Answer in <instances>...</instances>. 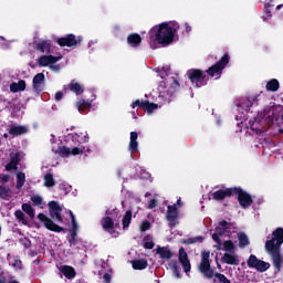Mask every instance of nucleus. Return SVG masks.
<instances>
[{
    "instance_id": "nucleus-1",
    "label": "nucleus",
    "mask_w": 283,
    "mask_h": 283,
    "mask_svg": "<svg viewBox=\"0 0 283 283\" xmlns=\"http://www.w3.org/2000/svg\"><path fill=\"white\" fill-rule=\"evenodd\" d=\"M281 118H283V106L276 105L266 107L263 112H260L253 122L251 119L241 120V125H244L247 129L250 128L252 132L260 134L266 132L265 125H273L275 120H280Z\"/></svg>"
},
{
    "instance_id": "nucleus-2",
    "label": "nucleus",
    "mask_w": 283,
    "mask_h": 283,
    "mask_svg": "<svg viewBox=\"0 0 283 283\" xmlns=\"http://www.w3.org/2000/svg\"><path fill=\"white\" fill-rule=\"evenodd\" d=\"M178 30H180V25L177 22H164L154 27L149 32L151 48H156L158 44L169 45L174 43Z\"/></svg>"
},
{
    "instance_id": "nucleus-3",
    "label": "nucleus",
    "mask_w": 283,
    "mask_h": 283,
    "mask_svg": "<svg viewBox=\"0 0 283 283\" xmlns=\"http://www.w3.org/2000/svg\"><path fill=\"white\" fill-rule=\"evenodd\" d=\"M69 138H71L73 145L72 146H62V147H52V151L54 154H57V156H61V158H70L71 156H81V154H85L87 151V142L90 140V137H87V133L80 132V133H73L69 135Z\"/></svg>"
},
{
    "instance_id": "nucleus-4",
    "label": "nucleus",
    "mask_w": 283,
    "mask_h": 283,
    "mask_svg": "<svg viewBox=\"0 0 283 283\" xmlns=\"http://www.w3.org/2000/svg\"><path fill=\"white\" fill-rule=\"evenodd\" d=\"M229 235H231V224L227 221H221L212 233V240L217 243L214 245L217 251H222V247L227 253H233L235 251V244L231 240H222L223 238H229Z\"/></svg>"
},
{
    "instance_id": "nucleus-5",
    "label": "nucleus",
    "mask_w": 283,
    "mask_h": 283,
    "mask_svg": "<svg viewBox=\"0 0 283 283\" xmlns=\"http://www.w3.org/2000/svg\"><path fill=\"white\" fill-rule=\"evenodd\" d=\"M273 239L265 242V251L271 255L275 269L280 271V269H282V254H280V248L283 244V229H276L273 232Z\"/></svg>"
},
{
    "instance_id": "nucleus-6",
    "label": "nucleus",
    "mask_w": 283,
    "mask_h": 283,
    "mask_svg": "<svg viewBox=\"0 0 283 283\" xmlns=\"http://www.w3.org/2000/svg\"><path fill=\"white\" fill-rule=\"evenodd\" d=\"M211 253L209 251H203L201 253V263L199 266V271L205 275V277H208V280H211V277H214V283H218L220 281H216V275L218 273H213V270H211V263L209 262Z\"/></svg>"
},
{
    "instance_id": "nucleus-7",
    "label": "nucleus",
    "mask_w": 283,
    "mask_h": 283,
    "mask_svg": "<svg viewBox=\"0 0 283 283\" xmlns=\"http://www.w3.org/2000/svg\"><path fill=\"white\" fill-rule=\"evenodd\" d=\"M188 77L195 87H202L207 85V75L200 70L188 71Z\"/></svg>"
},
{
    "instance_id": "nucleus-8",
    "label": "nucleus",
    "mask_w": 283,
    "mask_h": 283,
    "mask_svg": "<svg viewBox=\"0 0 283 283\" xmlns=\"http://www.w3.org/2000/svg\"><path fill=\"white\" fill-rule=\"evenodd\" d=\"M229 63V55H223L219 62H217L213 66L208 70L209 76L212 78H218L222 74V70L227 67Z\"/></svg>"
},
{
    "instance_id": "nucleus-9",
    "label": "nucleus",
    "mask_w": 283,
    "mask_h": 283,
    "mask_svg": "<svg viewBox=\"0 0 283 283\" xmlns=\"http://www.w3.org/2000/svg\"><path fill=\"white\" fill-rule=\"evenodd\" d=\"M248 266H250V269H255V271H260L261 273H264V271H269V269L271 268V264L259 260L258 256L251 254L250 258L248 259Z\"/></svg>"
},
{
    "instance_id": "nucleus-10",
    "label": "nucleus",
    "mask_w": 283,
    "mask_h": 283,
    "mask_svg": "<svg viewBox=\"0 0 283 283\" xmlns=\"http://www.w3.org/2000/svg\"><path fill=\"white\" fill-rule=\"evenodd\" d=\"M38 220H40V222H42L45 229H48L49 231H54L55 233H61V231H63V228H61V226L54 223V221H52V219H50L44 213H40L38 216Z\"/></svg>"
},
{
    "instance_id": "nucleus-11",
    "label": "nucleus",
    "mask_w": 283,
    "mask_h": 283,
    "mask_svg": "<svg viewBox=\"0 0 283 283\" xmlns=\"http://www.w3.org/2000/svg\"><path fill=\"white\" fill-rule=\"evenodd\" d=\"M49 211L53 220H55L56 222H63V217H61V213L63 212V207H61L59 202H49Z\"/></svg>"
},
{
    "instance_id": "nucleus-12",
    "label": "nucleus",
    "mask_w": 283,
    "mask_h": 283,
    "mask_svg": "<svg viewBox=\"0 0 283 283\" xmlns=\"http://www.w3.org/2000/svg\"><path fill=\"white\" fill-rule=\"evenodd\" d=\"M233 193H238L239 203L243 209H247V207H251V205H253V199L251 198V195L244 192L243 190L233 188Z\"/></svg>"
},
{
    "instance_id": "nucleus-13",
    "label": "nucleus",
    "mask_w": 283,
    "mask_h": 283,
    "mask_svg": "<svg viewBox=\"0 0 283 283\" xmlns=\"http://www.w3.org/2000/svg\"><path fill=\"white\" fill-rule=\"evenodd\" d=\"M83 41V36H74L73 34H70L65 38H61L57 40L59 45L62 48H74V45H78Z\"/></svg>"
},
{
    "instance_id": "nucleus-14",
    "label": "nucleus",
    "mask_w": 283,
    "mask_h": 283,
    "mask_svg": "<svg viewBox=\"0 0 283 283\" xmlns=\"http://www.w3.org/2000/svg\"><path fill=\"white\" fill-rule=\"evenodd\" d=\"M63 56H53V55H42L38 60V65L40 67H50L51 65H54V63H59Z\"/></svg>"
},
{
    "instance_id": "nucleus-15",
    "label": "nucleus",
    "mask_w": 283,
    "mask_h": 283,
    "mask_svg": "<svg viewBox=\"0 0 283 283\" xmlns=\"http://www.w3.org/2000/svg\"><path fill=\"white\" fill-rule=\"evenodd\" d=\"M23 158V153L21 151H13L10 154V163L6 166L7 171H12V169H17V165Z\"/></svg>"
},
{
    "instance_id": "nucleus-16",
    "label": "nucleus",
    "mask_w": 283,
    "mask_h": 283,
    "mask_svg": "<svg viewBox=\"0 0 283 283\" xmlns=\"http://www.w3.org/2000/svg\"><path fill=\"white\" fill-rule=\"evenodd\" d=\"M178 260H179L185 273H189V271H191V262H189V256L187 255V251H185V248H181L179 250Z\"/></svg>"
},
{
    "instance_id": "nucleus-17",
    "label": "nucleus",
    "mask_w": 283,
    "mask_h": 283,
    "mask_svg": "<svg viewBox=\"0 0 283 283\" xmlns=\"http://www.w3.org/2000/svg\"><path fill=\"white\" fill-rule=\"evenodd\" d=\"M233 193V188L220 189L210 193V198L212 200H224V198H229Z\"/></svg>"
},
{
    "instance_id": "nucleus-18",
    "label": "nucleus",
    "mask_w": 283,
    "mask_h": 283,
    "mask_svg": "<svg viewBox=\"0 0 283 283\" xmlns=\"http://www.w3.org/2000/svg\"><path fill=\"white\" fill-rule=\"evenodd\" d=\"M167 220L170 227H176L178 220V205L168 206Z\"/></svg>"
},
{
    "instance_id": "nucleus-19",
    "label": "nucleus",
    "mask_w": 283,
    "mask_h": 283,
    "mask_svg": "<svg viewBox=\"0 0 283 283\" xmlns=\"http://www.w3.org/2000/svg\"><path fill=\"white\" fill-rule=\"evenodd\" d=\"M221 262H223V264H231L232 266H238V264H240V256L231 252H226L221 258Z\"/></svg>"
},
{
    "instance_id": "nucleus-20",
    "label": "nucleus",
    "mask_w": 283,
    "mask_h": 283,
    "mask_svg": "<svg viewBox=\"0 0 283 283\" xmlns=\"http://www.w3.org/2000/svg\"><path fill=\"white\" fill-rule=\"evenodd\" d=\"M45 85V74L43 73H38L33 77V88L35 92H42L43 87Z\"/></svg>"
},
{
    "instance_id": "nucleus-21",
    "label": "nucleus",
    "mask_w": 283,
    "mask_h": 283,
    "mask_svg": "<svg viewBox=\"0 0 283 283\" xmlns=\"http://www.w3.org/2000/svg\"><path fill=\"white\" fill-rule=\"evenodd\" d=\"M35 48L39 52H42V54H50V52H52V44L50 41L40 40L35 43Z\"/></svg>"
},
{
    "instance_id": "nucleus-22",
    "label": "nucleus",
    "mask_w": 283,
    "mask_h": 283,
    "mask_svg": "<svg viewBox=\"0 0 283 283\" xmlns=\"http://www.w3.org/2000/svg\"><path fill=\"white\" fill-rule=\"evenodd\" d=\"M128 149L130 154H135V151H138V133L136 132L130 133Z\"/></svg>"
},
{
    "instance_id": "nucleus-23",
    "label": "nucleus",
    "mask_w": 283,
    "mask_h": 283,
    "mask_svg": "<svg viewBox=\"0 0 283 283\" xmlns=\"http://www.w3.org/2000/svg\"><path fill=\"white\" fill-rule=\"evenodd\" d=\"M9 134L11 136H22V134H28V127L19 126V125H11L9 127Z\"/></svg>"
},
{
    "instance_id": "nucleus-24",
    "label": "nucleus",
    "mask_w": 283,
    "mask_h": 283,
    "mask_svg": "<svg viewBox=\"0 0 283 283\" xmlns=\"http://www.w3.org/2000/svg\"><path fill=\"white\" fill-rule=\"evenodd\" d=\"M10 92H12L13 94H17L18 92H25V81L20 80L19 82H13L10 84Z\"/></svg>"
},
{
    "instance_id": "nucleus-25",
    "label": "nucleus",
    "mask_w": 283,
    "mask_h": 283,
    "mask_svg": "<svg viewBox=\"0 0 283 283\" xmlns=\"http://www.w3.org/2000/svg\"><path fill=\"white\" fill-rule=\"evenodd\" d=\"M60 272L62 273V275L66 276L67 280H73V277L76 276V272L74 271V268L70 265L61 266Z\"/></svg>"
},
{
    "instance_id": "nucleus-26",
    "label": "nucleus",
    "mask_w": 283,
    "mask_h": 283,
    "mask_svg": "<svg viewBox=\"0 0 283 283\" xmlns=\"http://www.w3.org/2000/svg\"><path fill=\"white\" fill-rule=\"evenodd\" d=\"M65 92H67V90H71V92H74V94H83V86L76 82V81H72L67 86H64Z\"/></svg>"
},
{
    "instance_id": "nucleus-27",
    "label": "nucleus",
    "mask_w": 283,
    "mask_h": 283,
    "mask_svg": "<svg viewBox=\"0 0 283 283\" xmlns=\"http://www.w3.org/2000/svg\"><path fill=\"white\" fill-rule=\"evenodd\" d=\"M143 39L138 35V33H132L127 36V43L130 48H138Z\"/></svg>"
},
{
    "instance_id": "nucleus-28",
    "label": "nucleus",
    "mask_w": 283,
    "mask_h": 283,
    "mask_svg": "<svg viewBox=\"0 0 283 283\" xmlns=\"http://www.w3.org/2000/svg\"><path fill=\"white\" fill-rule=\"evenodd\" d=\"M102 227L104 231H107L108 233H114V221L112 220V218L106 217L102 219Z\"/></svg>"
},
{
    "instance_id": "nucleus-29",
    "label": "nucleus",
    "mask_w": 283,
    "mask_h": 283,
    "mask_svg": "<svg viewBox=\"0 0 283 283\" xmlns=\"http://www.w3.org/2000/svg\"><path fill=\"white\" fill-rule=\"evenodd\" d=\"M256 103H258V96H252L243 101L240 107H242V109H245V112H249V109H251V107H253V105H255Z\"/></svg>"
},
{
    "instance_id": "nucleus-30",
    "label": "nucleus",
    "mask_w": 283,
    "mask_h": 283,
    "mask_svg": "<svg viewBox=\"0 0 283 283\" xmlns=\"http://www.w3.org/2000/svg\"><path fill=\"white\" fill-rule=\"evenodd\" d=\"M156 253L159 255V258H161V260H169L172 255L171 250L168 248H157Z\"/></svg>"
},
{
    "instance_id": "nucleus-31",
    "label": "nucleus",
    "mask_w": 283,
    "mask_h": 283,
    "mask_svg": "<svg viewBox=\"0 0 283 283\" xmlns=\"http://www.w3.org/2000/svg\"><path fill=\"white\" fill-rule=\"evenodd\" d=\"M75 107H77L78 112H87L90 107H92V102L85 101V99H80L76 102Z\"/></svg>"
},
{
    "instance_id": "nucleus-32",
    "label": "nucleus",
    "mask_w": 283,
    "mask_h": 283,
    "mask_svg": "<svg viewBox=\"0 0 283 283\" xmlns=\"http://www.w3.org/2000/svg\"><path fill=\"white\" fill-rule=\"evenodd\" d=\"M142 107L147 112L148 115L154 114L155 109L158 108V104L149 103V101L142 102Z\"/></svg>"
},
{
    "instance_id": "nucleus-33",
    "label": "nucleus",
    "mask_w": 283,
    "mask_h": 283,
    "mask_svg": "<svg viewBox=\"0 0 283 283\" xmlns=\"http://www.w3.org/2000/svg\"><path fill=\"white\" fill-rule=\"evenodd\" d=\"M268 92H277L280 90V82L276 78H272L266 83Z\"/></svg>"
},
{
    "instance_id": "nucleus-34",
    "label": "nucleus",
    "mask_w": 283,
    "mask_h": 283,
    "mask_svg": "<svg viewBox=\"0 0 283 283\" xmlns=\"http://www.w3.org/2000/svg\"><path fill=\"white\" fill-rule=\"evenodd\" d=\"M132 264L133 269L137 271H143V269H147V260L145 259L132 261Z\"/></svg>"
},
{
    "instance_id": "nucleus-35",
    "label": "nucleus",
    "mask_w": 283,
    "mask_h": 283,
    "mask_svg": "<svg viewBox=\"0 0 283 283\" xmlns=\"http://www.w3.org/2000/svg\"><path fill=\"white\" fill-rule=\"evenodd\" d=\"M56 185V181L54 180V175L52 174H46L44 176V187H48V189L54 187Z\"/></svg>"
},
{
    "instance_id": "nucleus-36",
    "label": "nucleus",
    "mask_w": 283,
    "mask_h": 283,
    "mask_svg": "<svg viewBox=\"0 0 283 283\" xmlns=\"http://www.w3.org/2000/svg\"><path fill=\"white\" fill-rule=\"evenodd\" d=\"M0 198L3 200H8V198H12V190L6 186H0Z\"/></svg>"
},
{
    "instance_id": "nucleus-37",
    "label": "nucleus",
    "mask_w": 283,
    "mask_h": 283,
    "mask_svg": "<svg viewBox=\"0 0 283 283\" xmlns=\"http://www.w3.org/2000/svg\"><path fill=\"white\" fill-rule=\"evenodd\" d=\"M170 70H171V67L167 64L164 65V66H158L157 67V72H158V74L161 78H165V76H168Z\"/></svg>"
},
{
    "instance_id": "nucleus-38",
    "label": "nucleus",
    "mask_w": 283,
    "mask_h": 283,
    "mask_svg": "<svg viewBox=\"0 0 283 283\" xmlns=\"http://www.w3.org/2000/svg\"><path fill=\"white\" fill-rule=\"evenodd\" d=\"M238 238H239V247H241V249H244V247H249V237H247V234L239 233Z\"/></svg>"
},
{
    "instance_id": "nucleus-39",
    "label": "nucleus",
    "mask_w": 283,
    "mask_h": 283,
    "mask_svg": "<svg viewBox=\"0 0 283 283\" xmlns=\"http://www.w3.org/2000/svg\"><path fill=\"white\" fill-rule=\"evenodd\" d=\"M168 269H170L172 274L175 275V277H177V280H179V277H180V270L178 269V263L171 261L168 264Z\"/></svg>"
},
{
    "instance_id": "nucleus-40",
    "label": "nucleus",
    "mask_w": 283,
    "mask_h": 283,
    "mask_svg": "<svg viewBox=\"0 0 283 283\" xmlns=\"http://www.w3.org/2000/svg\"><path fill=\"white\" fill-rule=\"evenodd\" d=\"M25 185V174L23 172H18L17 174V189H21Z\"/></svg>"
},
{
    "instance_id": "nucleus-41",
    "label": "nucleus",
    "mask_w": 283,
    "mask_h": 283,
    "mask_svg": "<svg viewBox=\"0 0 283 283\" xmlns=\"http://www.w3.org/2000/svg\"><path fill=\"white\" fill-rule=\"evenodd\" d=\"M22 210L24 213H27L30 218H34V209H32V206L30 203H23Z\"/></svg>"
},
{
    "instance_id": "nucleus-42",
    "label": "nucleus",
    "mask_w": 283,
    "mask_h": 283,
    "mask_svg": "<svg viewBox=\"0 0 283 283\" xmlns=\"http://www.w3.org/2000/svg\"><path fill=\"white\" fill-rule=\"evenodd\" d=\"M71 220H72V233L76 235L78 233V223H76V217H74V212L70 211Z\"/></svg>"
},
{
    "instance_id": "nucleus-43",
    "label": "nucleus",
    "mask_w": 283,
    "mask_h": 283,
    "mask_svg": "<svg viewBox=\"0 0 283 283\" xmlns=\"http://www.w3.org/2000/svg\"><path fill=\"white\" fill-rule=\"evenodd\" d=\"M130 223H132V211L128 210L123 219L124 229H127V227H129Z\"/></svg>"
},
{
    "instance_id": "nucleus-44",
    "label": "nucleus",
    "mask_w": 283,
    "mask_h": 283,
    "mask_svg": "<svg viewBox=\"0 0 283 283\" xmlns=\"http://www.w3.org/2000/svg\"><path fill=\"white\" fill-rule=\"evenodd\" d=\"M144 247L145 249H151L154 247V238H151V235L144 238Z\"/></svg>"
},
{
    "instance_id": "nucleus-45",
    "label": "nucleus",
    "mask_w": 283,
    "mask_h": 283,
    "mask_svg": "<svg viewBox=\"0 0 283 283\" xmlns=\"http://www.w3.org/2000/svg\"><path fill=\"white\" fill-rule=\"evenodd\" d=\"M31 201L33 202V205H35L36 207H41L42 202H43V198L39 195H33L31 197Z\"/></svg>"
},
{
    "instance_id": "nucleus-46",
    "label": "nucleus",
    "mask_w": 283,
    "mask_h": 283,
    "mask_svg": "<svg viewBox=\"0 0 283 283\" xmlns=\"http://www.w3.org/2000/svg\"><path fill=\"white\" fill-rule=\"evenodd\" d=\"M214 282H219V283H231V281H229V279H227V276H224V274H216V280Z\"/></svg>"
},
{
    "instance_id": "nucleus-47",
    "label": "nucleus",
    "mask_w": 283,
    "mask_h": 283,
    "mask_svg": "<svg viewBox=\"0 0 283 283\" xmlns=\"http://www.w3.org/2000/svg\"><path fill=\"white\" fill-rule=\"evenodd\" d=\"M205 239L202 237H195L184 241V244H196V242H202Z\"/></svg>"
},
{
    "instance_id": "nucleus-48",
    "label": "nucleus",
    "mask_w": 283,
    "mask_h": 283,
    "mask_svg": "<svg viewBox=\"0 0 283 283\" xmlns=\"http://www.w3.org/2000/svg\"><path fill=\"white\" fill-rule=\"evenodd\" d=\"M60 188L62 189V191H64L65 193H70V191H72V186H70V184L67 182H62L60 184Z\"/></svg>"
},
{
    "instance_id": "nucleus-49",
    "label": "nucleus",
    "mask_w": 283,
    "mask_h": 283,
    "mask_svg": "<svg viewBox=\"0 0 283 283\" xmlns=\"http://www.w3.org/2000/svg\"><path fill=\"white\" fill-rule=\"evenodd\" d=\"M150 228H151V223H149V221H144L140 224V231H149Z\"/></svg>"
},
{
    "instance_id": "nucleus-50",
    "label": "nucleus",
    "mask_w": 283,
    "mask_h": 283,
    "mask_svg": "<svg viewBox=\"0 0 283 283\" xmlns=\"http://www.w3.org/2000/svg\"><path fill=\"white\" fill-rule=\"evenodd\" d=\"M14 216L18 220H24V218H25V214H23V211H21V210H17Z\"/></svg>"
},
{
    "instance_id": "nucleus-51",
    "label": "nucleus",
    "mask_w": 283,
    "mask_h": 283,
    "mask_svg": "<svg viewBox=\"0 0 283 283\" xmlns=\"http://www.w3.org/2000/svg\"><path fill=\"white\" fill-rule=\"evenodd\" d=\"M12 266L14 269H18L19 271H21V260H14V262L12 263Z\"/></svg>"
},
{
    "instance_id": "nucleus-52",
    "label": "nucleus",
    "mask_w": 283,
    "mask_h": 283,
    "mask_svg": "<svg viewBox=\"0 0 283 283\" xmlns=\"http://www.w3.org/2000/svg\"><path fill=\"white\" fill-rule=\"evenodd\" d=\"M49 67L52 70V72H61V66L59 64H51Z\"/></svg>"
},
{
    "instance_id": "nucleus-53",
    "label": "nucleus",
    "mask_w": 283,
    "mask_h": 283,
    "mask_svg": "<svg viewBox=\"0 0 283 283\" xmlns=\"http://www.w3.org/2000/svg\"><path fill=\"white\" fill-rule=\"evenodd\" d=\"M135 107H143V102H140L139 99L133 102L132 108L134 109Z\"/></svg>"
},
{
    "instance_id": "nucleus-54",
    "label": "nucleus",
    "mask_w": 283,
    "mask_h": 283,
    "mask_svg": "<svg viewBox=\"0 0 283 283\" xmlns=\"http://www.w3.org/2000/svg\"><path fill=\"white\" fill-rule=\"evenodd\" d=\"M184 28H185V32H186L187 34H189V33L191 32V27H190L189 22H186V23L184 24Z\"/></svg>"
},
{
    "instance_id": "nucleus-55",
    "label": "nucleus",
    "mask_w": 283,
    "mask_h": 283,
    "mask_svg": "<svg viewBox=\"0 0 283 283\" xmlns=\"http://www.w3.org/2000/svg\"><path fill=\"white\" fill-rule=\"evenodd\" d=\"M70 244H76V234L72 233L71 239L69 240Z\"/></svg>"
},
{
    "instance_id": "nucleus-56",
    "label": "nucleus",
    "mask_w": 283,
    "mask_h": 283,
    "mask_svg": "<svg viewBox=\"0 0 283 283\" xmlns=\"http://www.w3.org/2000/svg\"><path fill=\"white\" fill-rule=\"evenodd\" d=\"M104 281H105L106 283L112 282V274H109V273L104 274Z\"/></svg>"
},
{
    "instance_id": "nucleus-57",
    "label": "nucleus",
    "mask_w": 283,
    "mask_h": 283,
    "mask_svg": "<svg viewBox=\"0 0 283 283\" xmlns=\"http://www.w3.org/2000/svg\"><path fill=\"white\" fill-rule=\"evenodd\" d=\"M0 180L2 182H8V180H10V177L8 175H0Z\"/></svg>"
},
{
    "instance_id": "nucleus-58",
    "label": "nucleus",
    "mask_w": 283,
    "mask_h": 283,
    "mask_svg": "<svg viewBox=\"0 0 283 283\" xmlns=\"http://www.w3.org/2000/svg\"><path fill=\"white\" fill-rule=\"evenodd\" d=\"M155 207H156V200L153 199L148 202V209H155Z\"/></svg>"
},
{
    "instance_id": "nucleus-59",
    "label": "nucleus",
    "mask_w": 283,
    "mask_h": 283,
    "mask_svg": "<svg viewBox=\"0 0 283 283\" xmlns=\"http://www.w3.org/2000/svg\"><path fill=\"white\" fill-rule=\"evenodd\" d=\"M61 98H63V92H57L55 94V101H61Z\"/></svg>"
},
{
    "instance_id": "nucleus-60",
    "label": "nucleus",
    "mask_w": 283,
    "mask_h": 283,
    "mask_svg": "<svg viewBox=\"0 0 283 283\" xmlns=\"http://www.w3.org/2000/svg\"><path fill=\"white\" fill-rule=\"evenodd\" d=\"M161 98H165V101H169L171 98V95H160Z\"/></svg>"
},
{
    "instance_id": "nucleus-61",
    "label": "nucleus",
    "mask_w": 283,
    "mask_h": 283,
    "mask_svg": "<svg viewBox=\"0 0 283 283\" xmlns=\"http://www.w3.org/2000/svg\"><path fill=\"white\" fill-rule=\"evenodd\" d=\"M265 12H268V14H271V11H269V6H265Z\"/></svg>"
},
{
    "instance_id": "nucleus-62",
    "label": "nucleus",
    "mask_w": 283,
    "mask_h": 283,
    "mask_svg": "<svg viewBox=\"0 0 283 283\" xmlns=\"http://www.w3.org/2000/svg\"><path fill=\"white\" fill-rule=\"evenodd\" d=\"M282 7H283V4H279V6L276 7V10H282Z\"/></svg>"
},
{
    "instance_id": "nucleus-63",
    "label": "nucleus",
    "mask_w": 283,
    "mask_h": 283,
    "mask_svg": "<svg viewBox=\"0 0 283 283\" xmlns=\"http://www.w3.org/2000/svg\"><path fill=\"white\" fill-rule=\"evenodd\" d=\"M0 283H7L4 279L0 277Z\"/></svg>"
},
{
    "instance_id": "nucleus-64",
    "label": "nucleus",
    "mask_w": 283,
    "mask_h": 283,
    "mask_svg": "<svg viewBox=\"0 0 283 283\" xmlns=\"http://www.w3.org/2000/svg\"><path fill=\"white\" fill-rule=\"evenodd\" d=\"M94 43H96V40L88 42V45L91 46V45L94 44Z\"/></svg>"
}]
</instances>
